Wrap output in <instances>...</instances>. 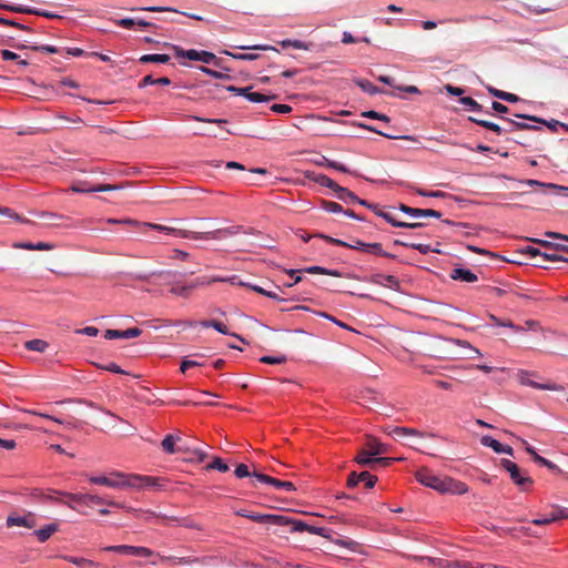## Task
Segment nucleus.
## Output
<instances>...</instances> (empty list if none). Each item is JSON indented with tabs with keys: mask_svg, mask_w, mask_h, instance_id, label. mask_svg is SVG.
<instances>
[{
	"mask_svg": "<svg viewBox=\"0 0 568 568\" xmlns=\"http://www.w3.org/2000/svg\"><path fill=\"white\" fill-rule=\"evenodd\" d=\"M108 224H123L136 229L139 231H144L146 229L156 230L160 232H164L166 234H172L182 239H193V240H219L225 235H234L239 232L237 227L230 229H217L213 231L206 232H193L183 229H179L175 226L161 225L150 222H139L136 220L125 219V220H116V219H108Z\"/></svg>",
	"mask_w": 568,
	"mask_h": 568,
	"instance_id": "1",
	"label": "nucleus"
},
{
	"mask_svg": "<svg viewBox=\"0 0 568 568\" xmlns=\"http://www.w3.org/2000/svg\"><path fill=\"white\" fill-rule=\"evenodd\" d=\"M415 477L422 485L430 487L442 494L450 493L454 495H464L468 491V487L465 483L450 477L436 476L427 468L417 470Z\"/></svg>",
	"mask_w": 568,
	"mask_h": 568,
	"instance_id": "2",
	"label": "nucleus"
},
{
	"mask_svg": "<svg viewBox=\"0 0 568 568\" xmlns=\"http://www.w3.org/2000/svg\"><path fill=\"white\" fill-rule=\"evenodd\" d=\"M109 480L112 485L111 488H136L141 489L144 487H160L159 478L151 476H142L134 474H125L121 471H112L109 475Z\"/></svg>",
	"mask_w": 568,
	"mask_h": 568,
	"instance_id": "3",
	"label": "nucleus"
},
{
	"mask_svg": "<svg viewBox=\"0 0 568 568\" xmlns=\"http://www.w3.org/2000/svg\"><path fill=\"white\" fill-rule=\"evenodd\" d=\"M315 236L324 239L325 241H327L332 244L338 245V246H344V247H348L352 250H359V251H363V252H366L369 254H374V255H378V256L395 258V255L387 253L382 248L381 243H365L359 240H355L352 243H348V242H345V241H342L338 239H334V237H331V236H327L324 234H316Z\"/></svg>",
	"mask_w": 568,
	"mask_h": 568,
	"instance_id": "4",
	"label": "nucleus"
},
{
	"mask_svg": "<svg viewBox=\"0 0 568 568\" xmlns=\"http://www.w3.org/2000/svg\"><path fill=\"white\" fill-rule=\"evenodd\" d=\"M469 120L485 129L494 131L498 135H500L503 132H514L516 130H540V128L537 125H530V124H527L524 122H517V121H514L508 118H503V120L509 124V128H506V129H503L500 125H498L494 122H490L487 120H481V119H478L475 116H469Z\"/></svg>",
	"mask_w": 568,
	"mask_h": 568,
	"instance_id": "5",
	"label": "nucleus"
},
{
	"mask_svg": "<svg viewBox=\"0 0 568 568\" xmlns=\"http://www.w3.org/2000/svg\"><path fill=\"white\" fill-rule=\"evenodd\" d=\"M500 466L509 474L510 479L521 490H526L527 487L532 485V479L526 473H523L518 465L509 459H501Z\"/></svg>",
	"mask_w": 568,
	"mask_h": 568,
	"instance_id": "6",
	"label": "nucleus"
},
{
	"mask_svg": "<svg viewBox=\"0 0 568 568\" xmlns=\"http://www.w3.org/2000/svg\"><path fill=\"white\" fill-rule=\"evenodd\" d=\"M72 503L84 505L88 507H91L93 505H108L111 507H121L124 508V505L114 501V500H106L98 495L92 494H64Z\"/></svg>",
	"mask_w": 568,
	"mask_h": 568,
	"instance_id": "7",
	"label": "nucleus"
},
{
	"mask_svg": "<svg viewBox=\"0 0 568 568\" xmlns=\"http://www.w3.org/2000/svg\"><path fill=\"white\" fill-rule=\"evenodd\" d=\"M235 515L248 518L255 523L260 524H272V525H284L287 523L283 519V515H276V514H258V513H252L247 511L245 509H240L235 511Z\"/></svg>",
	"mask_w": 568,
	"mask_h": 568,
	"instance_id": "8",
	"label": "nucleus"
},
{
	"mask_svg": "<svg viewBox=\"0 0 568 568\" xmlns=\"http://www.w3.org/2000/svg\"><path fill=\"white\" fill-rule=\"evenodd\" d=\"M283 519L287 521L283 526H288L291 532L307 531L310 534L317 535L321 537H327V534H326L327 530L323 527L311 526L302 520L294 519L292 517L284 516V515H283Z\"/></svg>",
	"mask_w": 568,
	"mask_h": 568,
	"instance_id": "9",
	"label": "nucleus"
},
{
	"mask_svg": "<svg viewBox=\"0 0 568 568\" xmlns=\"http://www.w3.org/2000/svg\"><path fill=\"white\" fill-rule=\"evenodd\" d=\"M104 551L118 552L122 555H132L141 557H150L154 552L146 547L129 546V545H115L106 546L103 548Z\"/></svg>",
	"mask_w": 568,
	"mask_h": 568,
	"instance_id": "10",
	"label": "nucleus"
},
{
	"mask_svg": "<svg viewBox=\"0 0 568 568\" xmlns=\"http://www.w3.org/2000/svg\"><path fill=\"white\" fill-rule=\"evenodd\" d=\"M6 525L7 527L19 526L32 529L37 526V519L31 513L23 516L12 515L7 518Z\"/></svg>",
	"mask_w": 568,
	"mask_h": 568,
	"instance_id": "11",
	"label": "nucleus"
},
{
	"mask_svg": "<svg viewBox=\"0 0 568 568\" xmlns=\"http://www.w3.org/2000/svg\"><path fill=\"white\" fill-rule=\"evenodd\" d=\"M87 182H81L78 184H73L71 186V190L75 193H91V192H106V191H113L119 190V185L114 184H98L95 186L88 187Z\"/></svg>",
	"mask_w": 568,
	"mask_h": 568,
	"instance_id": "12",
	"label": "nucleus"
},
{
	"mask_svg": "<svg viewBox=\"0 0 568 568\" xmlns=\"http://www.w3.org/2000/svg\"><path fill=\"white\" fill-rule=\"evenodd\" d=\"M374 213L376 215L383 217L385 221H387L389 224H392L395 227L418 229V227H422L424 225L420 222L408 223V222L397 221L389 213L379 210L377 206H376V210H374Z\"/></svg>",
	"mask_w": 568,
	"mask_h": 568,
	"instance_id": "13",
	"label": "nucleus"
},
{
	"mask_svg": "<svg viewBox=\"0 0 568 568\" xmlns=\"http://www.w3.org/2000/svg\"><path fill=\"white\" fill-rule=\"evenodd\" d=\"M480 443L485 447H490L497 454H507L513 456L514 449L510 446H505L491 436L485 435L480 438Z\"/></svg>",
	"mask_w": 568,
	"mask_h": 568,
	"instance_id": "14",
	"label": "nucleus"
},
{
	"mask_svg": "<svg viewBox=\"0 0 568 568\" xmlns=\"http://www.w3.org/2000/svg\"><path fill=\"white\" fill-rule=\"evenodd\" d=\"M521 444L525 445V449L526 452L532 457L534 462L541 465V466H545L547 467L548 469L550 470H556V471H559L560 473V469L558 468V466L556 464H554L552 462L544 458L542 456L538 455V453L535 450L534 447H531L527 440L525 439H520Z\"/></svg>",
	"mask_w": 568,
	"mask_h": 568,
	"instance_id": "15",
	"label": "nucleus"
},
{
	"mask_svg": "<svg viewBox=\"0 0 568 568\" xmlns=\"http://www.w3.org/2000/svg\"><path fill=\"white\" fill-rule=\"evenodd\" d=\"M142 331L139 327H131L125 331L119 329H106L104 333V338L113 339V338H133L140 336Z\"/></svg>",
	"mask_w": 568,
	"mask_h": 568,
	"instance_id": "16",
	"label": "nucleus"
},
{
	"mask_svg": "<svg viewBox=\"0 0 568 568\" xmlns=\"http://www.w3.org/2000/svg\"><path fill=\"white\" fill-rule=\"evenodd\" d=\"M518 378L521 385L530 386L537 389L557 390L559 387L555 384H539L529 378V373L521 371L518 374Z\"/></svg>",
	"mask_w": 568,
	"mask_h": 568,
	"instance_id": "17",
	"label": "nucleus"
},
{
	"mask_svg": "<svg viewBox=\"0 0 568 568\" xmlns=\"http://www.w3.org/2000/svg\"><path fill=\"white\" fill-rule=\"evenodd\" d=\"M366 448L371 452L373 456H379L389 452L387 445L381 443L374 436H367Z\"/></svg>",
	"mask_w": 568,
	"mask_h": 568,
	"instance_id": "18",
	"label": "nucleus"
},
{
	"mask_svg": "<svg viewBox=\"0 0 568 568\" xmlns=\"http://www.w3.org/2000/svg\"><path fill=\"white\" fill-rule=\"evenodd\" d=\"M450 277L455 281L473 283L478 280L477 275L468 268L457 267L452 271Z\"/></svg>",
	"mask_w": 568,
	"mask_h": 568,
	"instance_id": "19",
	"label": "nucleus"
},
{
	"mask_svg": "<svg viewBox=\"0 0 568 568\" xmlns=\"http://www.w3.org/2000/svg\"><path fill=\"white\" fill-rule=\"evenodd\" d=\"M306 176L308 179L313 180L314 182L318 183L320 185L333 190L335 193L337 192V190L339 187V185L336 182H334L331 178H328L325 174L313 172V173H307Z\"/></svg>",
	"mask_w": 568,
	"mask_h": 568,
	"instance_id": "20",
	"label": "nucleus"
},
{
	"mask_svg": "<svg viewBox=\"0 0 568 568\" xmlns=\"http://www.w3.org/2000/svg\"><path fill=\"white\" fill-rule=\"evenodd\" d=\"M0 8H6V9H9L11 11L19 12V13L41 16V17H45V18H49V19H53V18L58 17L57 14H53L51 12L41 11V10L29 8V7H9V6L0 4Z\"/></svg>",
	"mask_w": 568,
	"mask_h": 568,
	"instance_id": "21",
	"label": "nucleus"
},
{
	"mask_svg": "<svg viewBox=\"0 0 568 568\" xmlns=\"http://www.w3.org/2000/svg\"><path fill=\"white\" fill-rule=\"evenodd\" d=\"M215 281H221L220 278H213L211 281H202L200 278H197L195 282H193L191 285L189 286H173L171 288V293L174 294V295H179V296H184L186 297L189 295V292L190 290L199 286V285H203L205 283H211V282H215Z\"/></svg>",
	"mask_w": 568,
	"mask_h": 568,
	"instance_id": "22",
	"label": "nucleus"
},
{
	"mask_svg": "<svg viewBox=\"0 0 568 568\" xmlns=\"http://www.w3.org/2000/svg\"><path fill=\"white\" fill-rule=\"evenodd\" d=\"M181 443V437L178 435L169 434L164 437V439L161 443L162 449L168 454H175L176 453V444Z\"/></svg>",
	"mask_w": 568,
	"mask_h": 568,
	"instance_id": "23",
	"label": "nucleus"
},
{
	"mask_svg": "<svg viewBox=\"0 0 568 568\" xmlns=\"http://www.w3.org/2000/svg\"><path fill=\"white\" fill-rule=\"evenodd\" d=\"M59 526L57 524H49L43 528L37 529L33 531L34 536H37L40 542L47 541L55 531H58Z\"/></svg>",
	"mask_w": 568,
	"mask_h": 568,
	"instance_id": "24",
	"label": "nucleus"
},
{
	"mask_svg": "<svg viewBox=\"0 0 568 568\" xmlns=\"http://www.w3.org/2000/svg\"><path fill=\"white\" fill-rule=\"evenodd\" d=\"M64 491H52V494L43 496L45 500L67 505L71 509H75L71 500L64 495Z\"/></svg>",
	"mask_w": 568,
	"mask_h": 568,
	"instance_id": "25",
	"label": "nucleus"
},
{
	"mask_svg": "<svg viewBox=\"0 0 568 568\" xmlns=\"http://www.w3.org/2000/svg\"><path fill=\"white\" fill-rule=\"evenodd\" d=\"M355 83L357 87H359L364 92L374 95L378 93H383L384 91L376 85H374L371 81L365 79H356Z\"/></svg>",
	"mask_w": 568,
	"mask_h": 568,
	"instance_id": "26",
	"label": "nucleus"
},
{
	"mask_svg": "<svg viewBox=\"0 0 568 568\" xmlns=\"http://www.w3.org/2000/svg\"><path fill=\"white\" fill-rule=\"evenodd\" d=\"M488 92L491 95H494V97H496V98H498L500 100H504L506 102L515 103V102L519 101V98L516 94L509 93V92H505V91H501V90H498V89H495V88H491V87L488 88Z\"/></svg>",
	"mask_w": 568,
	"mask_h": 568,
	"instance_id": "27",
	"label": "nucleus"
},
{
	"mask_svg": "<svg viewBox=\"0 0 568 568\" xmlns=\"http://www.w3.org/2000/svg\"><path fill=\"white\" fill-rule=\"evenodd\" d=\"M303 272L308 273V274H324V275H329V276H334V277H342V273L338 272L337 270H328V268H325L322 266H310V267L304 268Z\"/></svg>",
	"mask_w": 568,
	"mask_h": 568,
	"instance_id": "28",
	"label": "nucleus"
},
{
	"mask_svg": "<svg viewBox=\"0 0 568 568\" xmlns=\"http://www.w3.org/2000/svg\"><path fill=\"white\" fill-rule=\"evenodd\" d=\"M336 196L346 203H355L356 201H359V197L354 192L341 185L336 192Z\"/></svg>",
	"mask_w": 568,
	"mask_h": 568,
	"instance_id": "29",
	"label": "nucleus"
},
{
	"mask_svg": "<svg viewBox=\"0 0 568 568\" xmlns=\"http://www.w3.org/2000/svg\"><path fill=\"white\" fill-rule=\"evenodd\" d=\"M49 344L39 338L30 339L24 343V347L29 351L43 353L48 348Z\"/></svg>",
	"mask_w": 568,
	"mask_h": 568,
	"instance_id": "30",
	"label": "nucleus"
},
{
	"mask_svg": "<svg viewBox=\"0 0 568 568\" xmlns=\"http://www.w3.org/2000/svg\"><path fill=\"white\" fill-rule=\"evenodd\" d=\"M170 55L169 54H159V53H154V54H144L140 58V62L141 63H151V62H154V63H168L170 61Z\"/></svg>",
	"mask_w": 568,
	"mask_h": 568,
	"instance_id": "31",
	"label": "nucleus"
},
{
	"mask_svg": "<svg viewBox=\"0 0 568 568\" xmlns=\"http://www.w3.org/2000/svg\"><path fill=\"white\" fill-rule=\"evenodd\" d=\"M375 458L371 455V452L366 449H362L358 455L355 457V462L361 466H369L375 464Z\"/></svg>",
	"mask_w": 568,
	"mask_h": 568,
	"instance_id": "32",
	"label": "nucleus"
},
{
	"mask_svg": "<svg viewBox=\"0 0 568 568\" xmlns=\"http://www.w3.org/2000/svg\"><path fill=\"white\" fill-rule=\"evenodd\" d=\"M63 559L80 567V568H89L98 566L97 562L90 559L81 558V557H73V556H63Z\"/></svg>",
	"mask_w": 568,
	"mask_h": 568,
	"instance_id": "33",
	"label": "nucleus"
},
{
	"mask_svg": "<svg viewBox=\"0 0 568 568\" xmlns=\"http://www.w3.org/2000/svg\"><path fill=\"white\" fill-rule=\"evenodd\" d=\"M174 51H175V54L178 57L186 58V59L192 60V61H199L200 60L201 51H197V50H194V49L184 50V49H182L180 47H174Z\"/></svg>",
	"mask_w": 568,
	"mask_h": 568,
	"instance_id": "34",
	"label": "nucleus"
},
{
	"mask_svg": "<svg viewBox=\"0 0 568 568\" xmlns=\"http://www.w3.org/2000/svg\"><path fill=\"white\" fill-rule=\"evenodd\" d=\"M161 560L170 561V562H172L174 565L200 562V558H197V557H187V558H185V557H174V556H169V557L162 556Z\"/></svg>",
	"mask_w": 568,
	"mask_h": 568,
	"instance_id": "35",
	"label": "nucleus"
},
{
	"mask_svg": "<svg viewBox=\"0 0 568 568\" xmlns=\"http://www.w3.org/2000/svg\"><path fill=\"white\" fill-rule=\"evenodd\" d=\"M17 49H31V50H34V51H42V52H47V53H57L58 52V48L54 47V45H28V44H17L16 45Z\"/></svg>",
	"mask_w": 568,
	"mask_h": 568,
	"instance_id": "36",
	"label": "nucleus"
},
{
	"mask_svg": "<svg viewBox=\"0 0 568 568\" xmlns=\"http://www.w3.org/2000/svg\"><path fill=\"white\" fill-rule=\"evenodd\" d=\"M523 183L527 184V185H537V186H540V187H544V189H551V190H556V191H568V187H564V186H559L557 184H552V183H544V182H539L537 180H526V181H523Z\"/></svg>",
	"mask_w": 568,
	"mask_h": 568,
	"instance_id": "37",
	"label": "nucleus"
},
{
	"mask_svg": "<svg viewBox=\"0 0 568 568\" xmlns=\"http://www.w3.org/2000/svg\"><path fill=\"white\" fill-rule=\"evenodd\" d=\"M205 469H216L219 471L226 473L230 468L220 457H214L213 460L206 465Z\"/></svg>",
	"mask_w": 568,
	"mask_h": 568,
	"instance_id": "38",
	"label": "nucleus"
},
{
	"mask_svg": "<svg viewBox=\"0 0 568 568\" xmlns=\"http://www.w3.org/2000/svg\"><path fill=\"white\" fill-rule=\"evenodd\" d=\"M201 325L203 327H212L224 335L229 334V329H227L226 325L220 321H203L201 323Z\"/></svg>",
	"mask_w": 568,
	"mask_h": 568,
	"instance_id": "39",
	"label": "nucleus"
},
{
	"mask_svg": "<svg viewBox=\"0 0 568 568\" xmlns=\"http://www.w3.org/2000/svg\"><path fill=\"white\" fill-rule=\"evenodd\" d=\"M38 216L43 219L49 225H55L58 221L63 220L62 215L51 212H40Z\"/></svg>",
	"mask_w": 568,
	"mask_h": 568,
	"instance_id": "40",
	"label": "nucleus"
},
{
	"mask_svg": "<svg viewBox=\"0 0 568 568\" xmlns=\"http://www.w3.org/2000/svg\"><path fill=\"white\" fill-rule=\"evenodd\" d=\"M275 98L276 95H266L260 92H251L250 95H247V100L254 103L268 102Z\"/></svg>",
	"mask_w": 568,
	"mask_h": 568,
	"instance_id": "41",
	"label": "nucleus"
},
{
	"mask_svg": "<svg viewBox=\"0 0 568 568\" xmlns=\"http://www.w3.org/2000/svg\"><path fill=\"white\" fill-rule=\"evenodd\" d=\"M0 214L6 215L10 219H13L20 223H29L30 221L20 216L18 213L12 211L10 207L7 206H0Z\"/></svg>",
	"mask_w": 568,
	"mask_h": 568,
	"instance_id": "42",
	"label": "nucleus"
},
{
	"mask_svg": "<svg viewBox=\"0 0 568 568\" xmlns=\"http://www.w3.org/2000/svg\"><path fill=\"white\" fill-rule=\"evenodd\" d=\"M359 479L362 483H364L366 488H373L377 483V477L368 471L359 473Z\"/></svg>",
	"mask_w": 568,
	"mask_h": 568,
	"instance_id": "43",
	"label": "nucleus"
},
{
	"mask_svg": "<svg viewBox=\"0 0 568 568\" xmlns=\"http://www.w3.org/2000/svg\"><path fill=\"white\" fill-rule=\"evenodd\" d=\"M170 520L176 521V523H179L180 526H183V527H186L190 529L202 530V526L200 524L193 521L190 518H183L180 520L176 517H171Z\"/></svg>",
	"mask_w": 568,
	"mask_h": 568,
	"instance_id": "44",
	"label": "nucleus"
},
{
	"mask_svg": "<svg viewBox=\"0 0 568 568\" xmlns=\"http://www.w3.org/2000/svg\"><path fill=\"white\" fill-rule=\"evenodd\" d=\"M187 119L197 121V122H204V123H214V124H225L227 123V120L225 119H209V118H202L197 115H189Z\"/></svg>",
	"mask_w": 568,
	"mask_h": 568,
	"instance_id": "45",
	"label": "nucleus"
},
{
	"mask_svg": "<svg viewBox=\"0 0 568 568\" xmlns=\"http://www.w3.org/2000/svg\"><path fill=\"white\" fill-rule=\"evenodd\" d=\"M191 457L189 458L190 462H196V463H202L205 460V458L207 457V454L200 449V448H193L191 450Z\"/></svg>",
	"mask_w": 568,
	"mask_h": 568,
	"instance_id": "46",
	"label": "nucleus"
},
{
	"mask_svg": "<svg viewBox=\"0 0 568 568\" xmlns=\"http://www.w3.org/2000/svg\"><path fill=\"white\" fill-rule=\"evenodd\" d=\"M199 61H202L207 64L213 63L215 65H219V59L215 57L214 53L209 51H201Z\"/></svg>",
	"mask_w": 568,
	"mask_h": 568,
	"instance_id": "47",
	"label": "nucleus"
},
{
	"mask_svg": "<svg viewBox=\"0 0 568 568\" xmlns=\"http://www.w3.org/2000/svg\"><path fill=\"white\" fill-rule=\"evenodd\" d=\"M320 164L321 165H326V166L332 168L334 170H337L339 172H344V173H348L349 172V170L344 164H341V163L335 162V161H331V160L325 159V158H324V162H321Z\"/></svg>",
	"mask_w": 568,
	"mask_h": 568,
	"instance_id": "48",
	"label": "nucleus"
},
{
	"mask_svg": "<svg viewBox=\"0 0 568 568\" xmlns=\"http://www.w3.org/2000/svg\"><path fill=\"white\" fill-rule=\"evenodd\" d=\"M460 103L468 106L471 111H480L481 110V105L470 97L462 98Z\"/></svg>",
	"mask_w": 568,
	"mask_h": 568,
	"instance_id": "49",
	"label": "nucleus"
},
{
	"mask_svg": "<svg viewBox=\"0 0 568 568\" xmlns=\"http://www.w3.org/2000/svg\"><path fill=\"white\" fill-rule=\"evenodd\" d=\"M322 207L331 213H339L343 211L342 206L338 203L332 201H323Z\"/></svg>",
	"mask_w": 568,
	"mask_h": 568,
	"instance_id": "50",
	"label": "nucleus"
},
{
	"mask_svg": "<svg viewBox=\"0 0 568 568\" xmlns=\"http://www.w3.org/2000/svg\"><path fill=\"white\" fill-rule=\"evenodd\" d=\"M275 488L285 489L287 491H294L296 488L292 481H282L280 479L274 478L273 485Z\"/></svg>",
	"mask_w": 568,
	"mask_h": 568,
	"instance_id": "51",
	"label": "nucleus"
},
{
	"mask_svg": "<svg viewBox=\"0 0 568 568\" xmlns=\"http://www.w3.org/2000/svg\"><path fill=\"white\" fill-rule=\"evenodd\" d=\"M89 483L91 484H94V485H102V486H106L109 487V485H112V483H110L109 480V476H91L89 477Z\"/></svg>",
	"mask_w": 568,
	"mask_h": 568,
	"instance_id": "52",
	"label": "nucleus"
},
{
	"mask_svg": "<svg viewBox=\"0 0 568 568\" xmlns=\"http://www.w3.org/2000/svg\"><path fill=\"white\" fill-rule=\"evenodd\" d=\"M260 361L265 364H282L286 362V356H263Z\"/></svg>",
	"mask_w": 568,
	"mask_h": 568,
	"instance_id": "53",
	"label": "nucleus"
},
{
	"mask_svg": "<svg viewBox=\"0 0 568 568\" xmlns=\"http://www.w3.org/2000/svg\"><path fill=\"white\" fill-rule=\"evenodd\" d=\"M362 116L369 118V119H376L384 122H389V118L386 114L378 113L376 111H366L362 113Z\"/></svg>",
	"mask_w": 568,
	"mask_h": 568,
	"instance_id": "54",
	"label": "nucleus"
},
{
	"mask_svg": "<svg viewBox=\"0 0 568 568\" xmlns=\"http://www.w3.org/2000/svg\"><path fill=\"white\" fill-rule=\"evenodd\" d=\"M399 210L403 213H406L413 217H420L422 209H414V207L407 206L405 204H400Z\"/></svg>",
	"mask_w": 568,
	"mask_h": 568,
	"instance_id": "55",
	"label": "nucleus"
},
{
	"mask_svg": "<svg viewBox=\"0 0 568 568\" xmlns=\"http://www.w3.org/2000/svg\"><path fill=\"white\" fill-rule=\"evenodd\" d=\"M99 368L108 371V372H112V373H115V374H128L125 371H123L115 363H109L106 365H99Z\"/></svg>",
	"mask_w": 568,
	"mask_h": 568,
	"instance_id": "56",
	"label": "nucleus"
},
{
	"mask_svg": "<svg viewBox=\"0 0 568 568\" xmlns=\"http://www.w3.org/2000/svg\"><path fill=\"white\" fill-rule=\"evenodd\" d=\"M317 314L333 323H335L336 325H338L339 327L342 328H345V329H349V331H353V328H351L348 325H346L345 323L336 320L335 317H333L332 315L325 313V312H317Z\"/></svg>",
	"mask_w": 568,
	"mask_h": 568,
	"instance_id": "57",
	"label": "nucleus"
},
{
	"mask_svg": "<svg viewBox=\"0 0 568 568\" xmlns=\"http://www.w3.org/2000/svg\"><path fill=\"white\" fill-rule=\"evenodd\" d=\"M224 53L237 60H255L257 58L256 54L252 53H232L229 51H224Z\"/></svg>",
	"mask_w": 568,
	"mask_h": 568,
	"instance_id": "58",
	"label": "nucleus"
},
{
	"mask_svg": "<svg viewBox=\"0 0 568 568\" xmlns=\"http://www.w3.org/2000/svg\"><path fill=\"white\" fill-rule=\"evenodd\" d=\"M203 364L197 361L183 359L180 366L182 373H185L191 367L202 366Z\"/></svg>",
	"mask_w": 568,
	"mask_h": 568,
	"instance_id": "59",
	"label": "nucleus"
},
{
	"mask_svg": "<svg viewBox=\"0 0 568 568\" xmlns=\"http://www.w3.org/2000/svg\"><path fill=\"white\" fill-rule=\"evenodd\" d=\"M234 474L237 478H244V477H247V476H251L252 474L250 473L248 470V467L244 464H240L235 470H234Z\"/></svg>",
	"mask_w": 568,
	"mask_h": 568,
	"instance_id": "60",
	"label": "nucleus"
},
{
	"mask_svg": "<svg viewBox=\"0 0 568 568\" xmlns=\"http://www.w3.org/2000/svg\"><path fill=\"white\" fill-rule=\"evenodd\" d=\"M227 91L230 92H234L235 94L237 95H243L247 99V95H250L251 93V88L247 87V88H236V87H233V85H230L226 88Z\"/></svg>",
	"mask_w": 568,
	"mask_h": 568,
	"instance_id": "61",
	"label": "nucleus"
},
{
	"mask_svg": "<svg viewBox=\"0 0 568 568\" xmlns=\"http://www.w3.org/2000/svg\"><path fill=\"white\" fill-rule=\"evenodd\" d=\"M200 70L210 75V77H213L215 79H224V78H229V75L226 74H223L222 72H219V71H215V70H212L210 68H206V67H200Z\"/></svg>",
	"mask_w": 568,
	"mask_h": 568,
	"instance_id": "62",
	"label": "nucleus"
},
{
	"mask_svg": "<svg viewBox=\"0 0 568 568\" xmlns=\"http://www.w3.org/2000/svg\"><path fill=\"white\" fill-rule=\"evenodd\" d=\"M271 110L275 113L286 114L292 112V106L288 104H273Z\"/></svg>",
	"mask_w": 568,
	"mask_h": 568,
	"instance_id": "63",
	"label": "nucleus"
},
{
	"mask_svg": "<svg viewBox=\"0 0 568 568\" xmlns=\"http://www.w3.org/2000/svg\"><path fill=\"white\" fill-rule=\"evenodd\" d=\"M437 568H456L458 567L457 566V560H444V559H439L436 564Z\"/></svg>",
	"mask_w": 568,
	"mask_h": 568,
	"instance_id": "64",
	"label": "nucleus"
}]
</instances>
